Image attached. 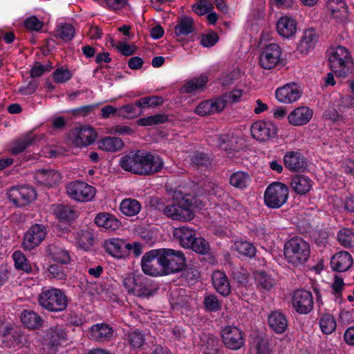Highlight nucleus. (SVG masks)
I'll return each mask as SVG.
<instances>
[{"label":"nucleus","instance_id":"nucleus-20","mask_svg":"<svg viewBox=\"0 0 354 354\" xmlns=\"http://www.w3.org/2000/svg\"><path fill=\"white\" fill-rule=\"evenodd\" d=\"M104 248L113 257L122 259L127 257L132 250L131 244L120 239H111L105 241Z\"/></svg>","mask_w":354,"mask_h":354},{"label":"nucleus","instance_id":"nucleus-9","mask_svg":"<svg viewBox=\"0 0 354 354\" xmlns=\"http://www.w3.org/2000/svg\"><path fill=\"white\" fill-rule=\"evenodd\" d=\"M141 266L147 275L158 277L164 275L160 249L151 250L142 257Z\"/></svg>","mask_w":354,"mask_h":354},{"label":"nucleus","instance_id":"nucleus-26","mask_svg":"<svg viewBox=\"0 0 354 354\" xmlns=\"http://www.w3.org/2000/svg\"><path fill=\"white\" fill-rule=\"evenodd\" d=\"M286 167L292 171H303L307 167L305 158L297 152H289L283 158Z\"/></svg>","mask_w":354,"mask_h":354},{"label":"nucleus","instance_id":"nucleus-10","mask_svg":"<svg viewBox=\"0 0 354 354\" xmlns=\"http://www.w3.org/2000/svg\"><path fill=\"white\" fill-rule=\"evenodd\" d=\"M68 196L73 200L80 202L91 201L96 193L95 188L83 181H73L66 187Z\"/></svg>","mask_w":354,"mask_h":354},{"label":"nucleus","instance_id":"nucleus-16","mask_svg":"<svg viewBox=\"0 0 354 354\" xmlns=\"http://www.w3.org/2000/svg\"><path fill=\"white\" fill-rule=\"evenodd\" d=\"M313 297L310 291L297 290L292 297V305L294 310L301 315L309 313L313 308Z\"/></svg>","mask_w":354,"mask_h":354},{"label":"nucleus","instance_id":"nucleus-56","mask_svg":"<svg viewBox=\"0 0 354 354\" xmlns=\"http://www.w3.org/2000/svg\"><path fill=\"white\" fill-rule=\"evenodd\" d=\"M163 102V99L162 97L159 96H151L143 97L136 102V106L144 109L147 107H153L160 104H162Z\"/></svg>","mask_w":354,"mask_h":354},{"label":"nucleus","instance_id":"nucleus-38","mask_svg":"<svg viewBox=\"0 0 354 354\" xmlns=\"http://www.w3.org/2000/svg\"><path fill=\"white\" fill-rule=\"evenodd\" d=\"M200 350L203 354H216L218 340L212 335H203L201 338Z\"/></svg>","mask_w":354,"mask_h":354},{"label":"nucleus","instance_id":"nucleus-12","mask_svg":"<svg viewBox=\"0 0 354 354\" xmlns=\"http://www.w3.org/2000/svg\"><path fill=\"white\" fill-rule=\"evenodd\" d=\"M97 137L94 129L89 125H83L73 129L68 134L69 140L75 146L82 147L93 143Z\"/></svg>","mask_w":354,"mask_h":354},{"label":"nucleus","instance_id":"nucleus-40","mask_svg":"<svg viewBox=\"0 0 354 354\" xmlns=\"http://www.w3.org/2000/svg\"><path fill=\"white\" fill-rule=\"evenodd\" d=\"M20 318L23 324L28 328L35 329L43 325L41 317L33 311L24 310Z\"/></svg>","mask_w":354,"mask_h":354},{"label":"nucleus","instance_id":"nucleus-22","mask_svg":"<svg viewBox=\"0 0 354 354\" xmlns=\"http://www.w3.org/2000/svg\"><path fill=\"white\" fill-rule=\"evenodd\" d=\"M277 30L281 37L290 39L297 32V23L292 17L282 16L277 22Z\"/></svg>","mask_w":354,"mask_h":354},{"label":"nucleus","instance_id":"nucleus-11","mask_svg":"<svg viewBox=\"0 0 354 354\" xmlns=\"http://www.w3.org/2000/svg\"><path fill=\"white\" fill-rule=\"evenodd\" d=\"M8 199L17 207H24L32 202L37 196L35 190L29 186L11 187L7 192Z\"/></svg>","mask_w":354,"mask_h":354},{"label":"nucleus","instance_id":"nucleus-1","mask_svg":"<svg viewBox=\"0 0 354 354\" xmlns=\"http://www.w3.org/2000/svg\"><path fill=\"white\" fill-rule=\"evenodd\" d=\"M174 203L167 205L163 209L164 214L169 218L186 221L194 218L193 200L189 195H184L180 191H175L172 196Z\"/></svg>","mask_w":354,"mask_h":354},{"label":"nucleus","instance_id":"nucleus-37","mask_svg":"<svg viewBox=\"0 0 354 354\" xmlns=\"http://www.w3.org/2000/svg\"><path fill=\"white\" fill-rule=\"evenodd\" d=\"M97 144L100 149L111 152L118 151L124 146L122 139L111 136H107L98 140Z\"/></svg>","mask_w":354,"mask_h":354},{"label":"nucleus","instance_id":"nucleus-6","mask_svg":"<svg viewBox=\"0 0 354 354\" xmlns=\"http://www.w3.org/2000/svg\"><path fill=\"white\" fill-rule=\"evenodd\" d=\"M122 284L128 293L138 297H148L153 294L147 279L142 274H127L123 278Z\"/></svg>","mask_w":354,"mask_h":354},{"label":"nucleus","instance_id":"nucleus-27","mask_svg":"<svg viewBox=\"0 0 354 354\" xmlns=\"http://www.w3.org/2000/svg\"><path fill=\"white\" fill-rule=\"evenodd\" d=\"M95 223L98 227L109 231L116 230L121 225V222L115 216L105 212L97 214Z\"/></svg>","mask_w":354,"mask_h":354},{"label":"nucleus","instance_id":"nucleus-54","mask_svg":"<svg viewBox=\"0 0 354 354\" xmlns=\"http://www.w3.org/2000/svg\"><path fill=\"white\" fill-rule=\"evenodd\" d=\"M12 259L15 262V268L26 273L31 271V267L28 263L26 256L21 251H15L12 254Z\"/></svg>","mask_w":354,"mask_h":354},{"label":"nucleus","instance_id":"nucleus-4","mask_svg":"<svg viewBox=\"0 0 354 354\" xmlns=\"http://www.w3.org/2000/svg\"><path fill=\"white\" fill-rule=\"evenodd\" d=\"M39 305L47 310L60 312L68 306V299L61 290L55 288L42 289L38 297Z\"/></svg>","mask_w":354,"mask_h":354},{"label":"nucleus","instance_id":"nucleus-53","mask_svg":"<svg viewBox=\"0 0 354 354\" xmlns=\"http://www.w3.org/2000/svg\"><path fill=\"white\" fill-rule=\"evenodd\" d=\"M167 119V116L165 114H156L140 118L138 120L137 124L143 127L153 126L163 124Z\"/></svg>","mask_w":354,"mask_h":354},{"label":"nucleus","instance_id":"nucleus-8","mask_svg":"<svg viewBox=\"0 0 354 354\" xmlns=\"http://www.w3.org/2000/svg\"><path fill=\"white\" fill-rule=\"evenodd\" d=\"M165 274L178 272L185 266V257L179 250L173 249H160Z\"/></svg>","mask_w":354,"mask_h":354},{"label":"nucleus","instance_id":"nucleus-42","mask_svg":"<svg viewBox=\"0 0 354 354\" xmlns=\"http://www.w3.org/2000/svg\"><path fill=\"white\" fill-rule=\"evenodd\" d=\"M321 331L325 335L332 334L337 328V322L335 317L330 313L321 315L319 320Z\"/></svg>","mask_w":354,"mask_h":354},{"label":"nucleus","instance_id":"nucleus-46","mask_svg":"<svg viewBox=\"0 0 354 354\" xmlns=\"http://www.w3.org/2000/svg\"><path fill=\"white\" fill-rule=\"evenodd\" d=\"M93 241L92 234L87 230H81L75 234V242L80 248L88 250Z\"/></svg>","mask_w":354,"mask_h":354},{"label":"nucleus","instance_id":"nucleus-35","mask_svg":"<svg viewBox=\"0 0 354 354\" xmlns=\"http://www.w3.org/2000/svg\"><path fill=\"white\" fill-rule=\"evenodd\" d=\"M48 253L50 259L58 263L68 264L71 261L68 252L59 245L55 244L48 245Z\"/></svg>","mask_w":354,"mask_h":354},{"label":"nucleus","instance_id":"nucleus-31","mask_svg":"<svg viewBox=\"0 0 354 354\" xmlns=\"http://www.w3.org/2000/svg\"><path fill=\"white\" fill-rule=\"evenodd\" d=\"M138 150L131 151L120 158L119 165L124 171L137 174V171H138Z\"/></svg>","mask_w":354,"mask_h":354},{"label":"nucleus","instance_id":"nucleus-13","mask_svg":"<svg viewBox=\"0 0 354 354\" xmlns=\"http://www.w3.org/2000/svg\"><path fill=\"white\" fill-rule=\"evenodd\" d=\"M222 342L232 351L239 350L245 344L243 331L235 326H225L221 330Z\"/></svg>","mask_w":354,"mask_h":354},{"label":"nucleus","instance_id":"nucleus-3","mask_svg":"<svg viewBox=\"0 0 354 354\" xmlns=\"http://www.w3.org/2000/svg\"><path fill=\"white\" fill-rule=\"evenodd\" d=\"M283 255L286 261L291 266H303L310 256V244L302 238L292 237L285 243Z\"/></svg>","mask_w":354,"mask_h":354},{"label":"nucleus","instance_id":"nucleus-28","mask_svg":"<svg viewBox=\"0 0 354 354\" xmlns=\"http://www.w3.org/2000/svg\"><path fill=\"white\" fill-rule=\"evenodd\" d=\"M212 283L216 291L223 296H227L231 292V286L225 273L216 270L212 274Z\"/></svg>","mask_w":354,"mask_h":354},{"label":"nucleus","instance_id":"nucleus-47","mask_svg":"<svg viewBox=\"0 0 354 354\" xmlns=\"http://www.w3.org/2000/svg\"><path fill=\"white\" fill-rule=\"evenodd\" d=\"M245 94V91L243 89L235 88L218 97V100H221L225 108L227 104L241 102Z\"/></svg>","mask_w":354,"mask_h":354},{"label":"nucleus","instance_id":"nucleus-23","mask_svg":"<svg viewBox=\"0 0 354 354\" xmlns=\"http://www.w3.org/2000/svg\"><path fill=\"white\" fill-rule=\"evenodd\" d=\"M113 333V329L107 324L100 323L92 326L89 328L88 337L92 340L103 342L109 340Z\"/></svg>","mask_w":354,"mask_h":354},{"label":"nucleus","instance_id":"nucleus-51","mask_svg":"<svg viewBox=\"0 0 354 354\" xmlns=\"http://www.w3.org/2000/svg\"><path fill=\"white\" fill-rule=\"evenodd\" d=\"M254 279L258 286L266 290H270L275 283L274 280L263 271L256 272Z\"/></svg>","mask_w":354,"mask_h":354},{"label":"nucleus","instance_id":"nucleus-62","mask_svg":"<svg viewBox=\"0 0 354 354\" xmlns=\"http://www.w3.org/2000/svg\"><path fill=\"white\" fill-rule=\"evenodd\" d=\"M193 11L199 16L204 15L212 10V6L207 3L206 0H201L192 6Z\"/></svg>","mask_w":354,"mask_h":354},{"label":"nucleus","instance_id":"nucleus-59","mask_svg":"<svg viewBox=\"0 0 354 354\" xmlns=\"http://www.w3.org/2000/svg\"><path fill=\"white\" fill-rule=\"evenodd\" d=\"M204 305L207 310L212 312H216L221 309V302L214 295H209L205 297Z\"/></svg>","mask_w":354,"mask_h":354},{"label":"nucleus","instance_id":"nucleus-45","mask_svg":"<svg viewBox=\"0 0 354 354\" xmlns=\"http://www.w3.org/2000/svg\"><path fill=\"white\" fill-rule=\"evenodd\" d=\"M251 346L256 354H272L268 340L263 335H255L251 340Z\"/></svg>","mask_w":354,"mask_h":354},{"label":"nucleus","instance_id":"nucleus-7","mask_svg":"<svg viewBox=\"0 0 354 354\" xmlns=\"http://www.w3.org/2000/svg\"><path fill=\"white\" fill-rule=\"evenodd\" d=\"M288 198V187L280 182H273L266 189L265 204L270 208L277 209L286 203Z\"/></svg>","mask_w":354,"mask_h":354},{"label":"nucleus","instance_id":"nucleus-63","mask_svg":"<svg viewBox=\"0 0 354 354\" xmlns=\"http://www.w3.org/2000/svg\"><path fill=\"white\" fill-rule=\"evenodd\" d=\"M24 26L30 30L39 31L43 27V22L35 16H31L24 21Z\"/></svg>","mask_w":354,"mask_h":354},{"label":"nucleus","instance_id":"nucleus-48","mask_svg":"<svg viewBox=\"0 0 354 354\" xmlns=\"http://www.w3.org/2000/svg\"><path fill=\"white\" fill-rule=\"evenodd\" d=\"M234 250L240 255L248 257H253L257 252L253 244L247 241H236L234 244Z\"/></svg>","mask_w":354,"mask_h":354},{"label":"nucleus","instance_id":"nucleus-15","mask_svg":"<svg viewBox=\"0 0 354 354\" xmlns=\"http://www.w3.org/2000/svg\"><path fill=\"white\" fill-rule=\"evenodd\" d=\"M250 131L255 140L266 142L277 136L278 129L277 125L270 121L259 120L252 124Z\"/></svg>","mask_w":354,"mask_h":354},{"label":"nucleus","instance_id":"nucleus-43","mask_svg":"<svg viewBox=\"0 0 354 354\" xmlns=\"http://www.w3.org/2000/svg\"><path fill=\"white\" fill-rule=\"evenodd\" d=\"M35 140V137L32 134L26 135L15 140L12 143L9 151L12 154H18L25 150L28 146L32 145Z\"/></svg>","mask_w":354,"mask_h":354},{"label":"nucleus","instance_id":"nucleus-55","mask_svg":"<svg viewBox=\"0 0 354 354\" xmlns=\"http://www.w3.org/2000/svg\"><path fill=\"white\" fill-rule=\"evenodd\" d=\"M75 34V28L71 24H62L57 27V37L65 41H71L74 37Z\"/></svg>","mask_w":354,"mask_h":354},{"label":"nucleus","instance_id":"nucleus-19","mask_svg":"<svg viewBox=\"0 0 354 354\" xmlns=\"http://www.w3.org/2000/svg\"><path fill=\"white\" fill-rule=\"evenodd\" d=\"M319 41V35L313 28L305 30L296 46V51L306 56L313 51Z\"/></svg>","mask_w":354,"mask_h":354},{"label":"nucleus","instance_id":"nucleus-52","mask_svg":"<svg viewBox=\"0 0 354 354\" xmlns=\"http://www.w3.org/2000/svg\"><path fill=\"white\" fill-rule=\"evenodd\" d=\"M339 243L345 248H354V232L348 228H343L337 233Z\"/></svg>","mask_w":354,"mask_h":354},{"label":"nucleus","instance_id":"nucleus-29","mask_svg":"<svg viewBox=\"0 0 354 354\" xmlns=\"http://www.w3.org/2000/svg\"><path fill=\"white\" fill-rule=\"evenodd\" d=\"M326 8L331 16L337 20L347 17L348 8L343 0H328Z\"/></svg>","mask_w":354,"mask_h":354},{"label":"nucleus","instance_id":"nucleus-34","mask_svg":"<svg viewBox=\"0 0 354 354\" xmlns=\"http://www.w3.org/2000/svg\"><path fill=\"white\" fill-rule=\"evenodd\" d=\"M35 178L39 183L52 187L59 182L61 176L55 170L41 169L37 171Z\"/></svg>","mask_w":354,"mask_h":354},{"label":"nucleus","instance_id":"nucleus-32","mask_svg":"<svg viewBox=\"0 0 354 354\" xmlns=\"http://www.w3.org/2000/svg\"><path fill=\"white\" fill-rule=\"evenodd\" d=\"M46 340L52 347H56L66 340V333L61 326H52L46 330Z\"/></svg>","mask_w":354,"mask_h":354},{"label":"nucleus","instance_id":"nucleus-44","mask_svg":"<svg viewBox=\"0 0 354 354\" xmlns=\"http://www.w3.org/2000/svg\"><path fill=\"white\" fill-rule=\"evenodd\" d=\"M251 182L250 175L245 171H236L230 178V183L234 187L243 189L248 187Z\"/></svg>","mask_w":354,"mask_h":354},{"label":"nucleus","instance_id":"nucleus-60","mask_svg":"<svg viewBox=\"0 0 354 354\" xmlns=\"http://www.w3.org/2000/svg\"><path fill=\"white\" fill-rule=\"evenodd\" d=\"M137 116L135 105L128 104L118 108V117L122 118H133Z\"/></svg>","mask_w":354,"mask_h":354},{"label":"nucleus","instance_id":"nucleus-14","mask_svg":"<svg viewBox=\"0 0 354 354\" xmlns=\"http://www.w3.org/2000/svg\"><path fill=\"white\" fill-rule=\"evenodd\" d=\"M47 230L45 225L42 224L32 225L24 234L22 241V247L26 250H31L45 239Z\"/></svg>","mask_w":354,"mask_h":354},{"label":"nucleus","instance_id":"nucleus-39","mask_svg":"<svg viewBox=\"0 0 354 354\" xmlns=\"http://www.w3.org/2000/svg\"><path fill=\"white\" fill-rule=\"evenodd\" d=\"M141 209V204L134 198H124L120 204V210L122 214L127 216L137 215Z\"/></svg>","mask_w":354,"mask_h":354},{"label":"nucleus","instance_id":"nucleus-25","mask_svg":"<svg viewBox=\"0 0 354 354\" xmlns=\"http://www.w3.org/2000/svg\"><path fill=\"white\" fill-rule=\"evenodd\" d=\"M224 109V104L221 100L216 98L212 100H206L200 103L195 109L194 112L200 115L219 113Z\"/></svg>","mask_w":354,"mask_h":354},{"label":"nucleus","instance_id":"nucleus-5","mask_svg":"<svg viewBox=\"0 0 354 354\" xmlns=\"http://www.w3.org/2000/svg\"><path fill=\"white\" fill-rule=\"evenodd\" d=\"M138 175H151L162 170L164 166L163 159L157 153L145 150H138Z\"/></svg>","mask_w":354,"mask_h":354},{"label":"nucleus","instance_id":"nucleus-58","mask_svg":"<svg viewBox=\"0 0 354 354\" xmlns=\"http://www.w3.org/2000/svg\"><path fill=\"white\" fill-rule=\"evenodd\" d=\"M193 244L189 248L193 251L199 254H206L209 252V247L207 242L202 237H197L192 242Z\"/></svg>","mask_w":354,"mask_h":354},{"label":"nucleus","instance_id":"nucleus-18","mask_svg":"<svg viewBox=\"0 0 354 354\" xmlns=\"http://www.w3.org/2000/svg\"><path fill=\"white\" fill-rule=\"evenodd\" d=\"M301 87L295 83H288L278 88L275 91L277 101L283 104H292L298 101L302 95Z\"/></svg>","mask_w":354,"mask_h":354},{"label":"nucleus","instance_id":"nucleus-64","mask_svg":"<svg viewBox=\"0 0 354 354\" xmlns=\"http://www.w3.org/2000/svg\"><path fill=\"white\" fill-rule=\"evenodd\" d=\"M51 66L49 64L43 65L40 63L35 64L30 70V75L32 77H37L41 76L44 73L49 71Z\"/></svg>","mask_w":354,"mask_h":354},{"label":"nucleus","instance_id":"nucleus-50","mask_svg":"<svg viewBox=\"0 0 354 354\" xmlns=\"http://www.w3.org/2000/svg\"><path fill=\"white\" fill-rule=\"evenodd\" d=\"M193 25L194 21L191 17H182L175 27V34L177 36L187 35L193 31Z\"/></svg>","mask_w":354,"mask_h":354},{"label":"nucleus","instance_id":"nucleus-33","mask_svg":"<svg viewBox=\"0 0 354 354\" xmlns=\"http://www.w3.org/2000/svg\"><path fill=\"white\" fill-rule=\"evenodd\" d=\"M207 82V76L201 75L187 81L180 88V92L188 94L194 93L203 90Z\"/></svg>","mask_w":354,"mask_h":354},{"label":"nucleus","instance_id":"nucleus-49","mask_svg":"<svg viewBox=\"0 0 354 354\" xmlns=\"http://www.w3.org/2000/svg\"><path fill=\"white\" fill-rule=\"evenodd\" d=\"M53 212L59 221H71L76 217V212L67 205H53Z\"/></svg>","mask_w":354,"mask_h":354},{"label":"nucleus","instance_id":"nucleus-17","mask_svg":"<svg viewBox=\"0 0 354 354\" xmlns=\"http://www.w3.org/2000/svg\"><path fill=\"white\" fill-rule=\"evenodd\" d=\"M281 50L277 44L267 45L259 57V64L264 69H272L280 62Z\"/></svg>","mask_w":354,"mask_h":354},{"label":"nucleus","instance_id":"nucleus-41","mask_svg":"<svg viewBox=\"0 0 354 354\" xmlns=\"http://www.w3.org/2000/svg\"><path fill=\"white\" fill-rule=\"evenodd\" d=\"M174 235L179 239L180 244L185 248H189L196 238L194 232L192 229L184 226L176 229Z\"/></svg>","mask_w":354,"mask_h":354},{"label":"nucleus","instance_id":"nucleus-2","mask_svg":"<svg viewBox=\"0 0 354 354\" xmlns=\"http://www.w3.org/2000/svg\"><path fill=\"white\" fill-rule=\"evenodd\" d=\"M328 64L331 71L339 78H345L354 72L351 53L342 46L332 47L329 49Z\"/></svg>","mask_w":354,"mask_h":354},{"label":"nucleus","instance_id":"nucleus-21","mask_svg":"<svg viewBox=\"0 0 354 354\" xmlns=\"http://www.w3.org/2000/svg\"><path fill=\"white\" fill-rule=\"evenodd\" d=\"M313 111L308 106H301L293 109L288 115L290 124L295 127L308 124L312 119Z\"/></svg>","mask_w":354,"mask_h":354},{"label":"nucleus","instance_id":"nucleus-24","mask_svg":"<svg viewBox=\"0 0 354 354\" xmlns=\"http://www.w3.org/2000/svg\"><path fill=\"white\" fill-rule=\"evenodd\" d=\"M352 264L353 258L351 255L346 251L335 253L330 260L332 270L337 272H345L351 267Z\"/></svg>","mask_w":354,"mask_h":354},{"label":"nucleus","instance_id":"nucleus-57","mask_svg":"<svg viewBox=\"0 0 354 354\" xmlns=\"http://www.w3.org/2000/svg\"><path fill=\"white\" fill-rule=\"evenodd\" d=\"M145 340L144 335L138 330L131 331L128 334V342L133 348H140L144 344Z\"/></svg>","mask_w":354,"mask_h":354},{"label":"nucleus","instance_id":"nucleus-36","mask_svg":"<svg viewBox=\"0 0 354 354\" xmlns=\"http://www.w3.org/2000/svg\"><path fill=\"white\" fill-rule=\"evenodd\" d=\"M269 326L277 333H281L288 327V321L286 316L278 311L272 313L268 317Z\"/></svg>","mask_w":354,"mask_h":354},{"label":"nucleus","instance_id":"nucleus-61","mask_svg":"<svg viewBox=\"0 0 354 354\" xmlns=\"http://www.w3.org/2000/svg\"><path fill=\"white\" fill-rule=\"evenodd\" d=\"M71 72L63 68L55 70L53 73L54 81L57 83H64L71 78Z\"/></svg>","mask_w":354,"mask_h":354},{"label":"nucleus","instance_id":"nucleus-30","mask_svg":"<svg viewBox=\"0 0 354 354\" xmlns=\"http://www.w3.org/2000/svg\"><path fill=\"white\" fill-rule=\"evenodd\" d=\"M312 181L306 176L296 175L290 182L291 189L297 194L304 195L310 192L312 188Z\"/></svg>","mask_w":354,"mask_h":354}]
</instances>
